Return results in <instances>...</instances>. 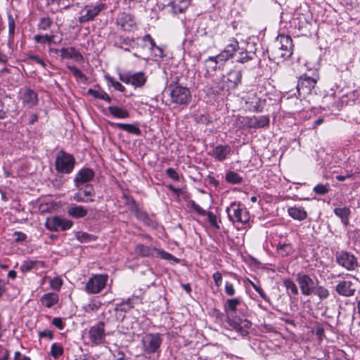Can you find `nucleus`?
<instances>
[{
    "label": "nucleus",
    "mask_w": 360,
    "mask_h": 360,
    "mask_svg": "<svg viewBox=\"0 0 360 360\" xmlns=\"http://www.w3.org/2000/svg\"><path fill=\"white\" fill-rule=\"evenodd\" d=\"M241 300L238 297L228 299L224 304V309L227 315L226 323L229 326L242 336L249 333L252 323L246 319L237 318L238 312L241 311Z\"/></svg>",
    "instance_id": "f257e3e1"
},
{
    "label": "nucleus",
    "mask_w": 360,
    "mask_h": 360,
    "mask_svg": "<svg viewBox=\"0 0 360 360\" xmlns=\"http://www.w3.org/2000/svg\"><path fill=\"white\" fill-rule=\"evenodd\" d=\"M171 101L180 105H187L191 101V94L188 88L176 84L168 86Z\"/></svg>",
    "instance_id": "f03ea898"
},
{
    "label": "nucleus",
    "mask_w": 360,
    "mask_h": 360,
    "mask_svg": "<svg viewBox=\"0 0 360 360\" xmlns=\"http://www.w3.org/2000/svg\"><path fill=\"white\" fill-rule=\"evenodd\" d=\"M76 160L75 157L64 150H60L55 160V168L59 173L70 174L75 166Z\"/></svg>",
    "instance_id": "7ed1b4c3"
},
{
    "label": "nucleus",
    "mask_w": 360,
    "mask_h": 360,
    "mask_svg": "<svg viewBox=\"0 0 360 360\" xmlns=\"http://www.w3.org/2000/svg\"><path fill=\"white\" fill-rule=\"evenodd\" d=\"M141 343L144 353L151 355L160 352L162 338L160 333H147L142 338Z\"/></svg>",
    "instance_id": "20e7f679"
},
{
    "label": "nucleus",
    "mask_w": 360,
    "mask_h": 360,
    "mask_svg": "<svg viewBox=\"0 0 360 360\" xmlns=\"http://www.w3.org/2000/svg\"><path fill=\"white\" fill-rule=\"evenodd\" d=\"M226 212L229 220L233 223L245 224L250 221L248 211L236 202H232L230 206L226 208Z\"/></svg>",
    "instance_id": "39448f33"
},
{
    "label": "nucleus",
    "mask_w": 360,
    "mask_h": 360,
    "mask_svg": "<svg viewBox=\"0 0 360 360\" xmlns=\"http://www.w3.org/2000/svg\"><path fill=\"white\" fill-rule=\"evenodd\" d=\"M242 72L238 70H231L227 75L223 76L217 87L220 91H229L236 89L241 82Z\"/></svg>",
    "instance_id": "423d86ee"
},
{
    "label": "nucleus",
    "mask_w": 360,
    "mask_h": 360,
    "mask_svg": "<svg viewBox=\"0 0 360 360\" xmlns=\"http://www.w3.org/2000/svg\"><path fill=\"white\" fill-rule=\"evenodd\" d=\"M72 226L73 222L71 220L60 216L47 217L45 222L46 228L51 231H67L70 229Z\"/></svg>",
    "instance_id": "0eeeda50"
},
{
    "label": "nucleus",
    "mask_w": 360,
    "mask_h": 360,
    "mask_svg": "<svg viewBox=\"0 0 360 360\" xmlns=\"http://www.w3.org/2000/svg\"><path fill=\"white\" fill-rule=\"evenodd\" d=\"M108 276L96 274L91 277L85 285L86 291L89 294L99 293L106 285Z\"/></svg>",
    "instance_id": "6e6552de"
},
{
    "label": "nucleus",
    "mask_w": 360,
    "mask_h": 360,
    "mask_svg": "<svg viewBox=\"0 0 360 360\" xmlns=\"http://www.w3.org/2000/svg\"><path fill=\"white\" fill-rule=\"evenodd\" d=\"M77 191L74 193L72 198L78 202L89 203L94 200L96 193L92 184L75 186Z\"/></svg>",
    "instance_id": "1a4fd4ad"
},
{
    "label": "nucleus",
    "mask_w": 360,
    "mask_h": 360,
    "mask_svg": "<svg viewBox=\"0 0 360 360\" xmlns=\"http://www.w3.org/2000/svg\"><path fill=\"white\" fill-rule=\"evenodd\" d=\"M316 79L308 76L307 74L301 75L298 78L297 91L300 96H305L311 93L316 84Z\"/></svg>",
    "instance_id": "9d476101"
},
{
    "label": "nucleus",
    "mask_w": 360,
    "mask_h": 360,
    "mask_svg": "<svg viewBox=\"0 0 360 360\" xmlns=\"http://www.w3.org/2000/svg\"><path fill=\"white\" fill-rule=\"evenodd\" d=\"M296 280L303 295L309 296L313 295L317 281H314L309 275L302 273L297 274Z\"/></svg>",
    "instance_id": "9b49d317"
},
{
    "label": "nucleus",
    "mask_w": 360,
    "mask_h": 360,
    "mask_svg": "<svg viewBox=\"0 0 360 360\" xmlns=\"http://www.w3.org/2000/svg\"><path fill=\"white\" fill-rule=\"evenodd\" d=\"M240 50L238 41L237 39L232 38L229 40V43L226 44L225 48L217 55V58L221 61L222 63H225L230 58H233L236 56L238 51Z\"/></svg>",
    "instance_id": "f8f14e48"
},
{
    "label": "nucleus",
    "mask_w": 360,
    "mask_h": 360,
    "mask_svg": "<svg viewBox=\"0 0 360 360\" xmlns=\"http://www.w3.org/2000/svg\"><path fill=\"white\" fill-rule=\"evenodd\" d=\"M120 79L126 84H131L135 87L143 86L146 82V77L143 72L136 73H125L120 75Z\"/></svg>",
    "instance_id": "ddd939ff"
},
{
    "label": "nucleus",
    "mask_w": 360,
    "mask_h": 360,
    "mask_svg": "<svg viewBox=\"0 0 360 360\" xmlns=\"http://www.w3.org/2000/svg\"><path fill=\"white\" fill-rule=\"evenodd\" d=\"M269 117L267 115L245 117L243 118L244 127L248 128H263L269 124Z\"/></svg>",
    "instance_id": "4468645a"
},
{
    "label": "nucleus",
    "mask_w": 360,
    "mask_h": 360,
    "mask_svg": "<svg viewBox=\"0 0 360 360\" xmlns=\"http://www.w3.org/2000/svg\"><path fill=\"white\" fill-rule=\"evenodd\" d=\"M94 172L92 169L84 167L82 168L74 178L75 186H84L90 184L89 182L94 178Z\"/></svg>",
    "instance_id": "2eb2a0df"
},
{
    "label": "nucleus",
    "mask_w": 360,
    "mask_h": 360,
    "mask_svg": "<svg viewBox=\"0 0 360 360\" xmlns=\"http://www.w3.org/2000/svg\"><path fill=\"white\" fill-rule=\"evenodd\" d=\"M224 63L215 56H210L204 61L206 77H213L217 70L223 69Z\"/></svg>",
    "instance_id": "dca6fc26"
},
{
    "label": "nucleus",
    "mask_w": 360,
    "mask_h": 360,
    "mask_svg": "<svg viewBox=\"0 0 360 360\" xmlns=\"http://www.w3.org/2000/svg\"><path fill=\"white\" fill-rule=\"evenodd\" d=\"M90 340L95 345H100L103 342L105 339L104 323L98 322L96 325L92 326L89 332Z\"/></svg>",
    "instance_id": "f3484780"
},
{
    "label": "nucleus",
    "mask_w": 360,
    "mask_h": 360,
    "mask_svg": "<svg viewBox=\"0 0 360 360\" xmlns=\"http://www.w3.org/2000/svg\"><path fill=\"white\" fill-rule=\"evenodd\" d=\"M279 48L284 51L285 57H290L292 54V39L289 35L279 34L274 41Z\"/></svg>",
    "instance_id": "a211bd4d"
},
{
    "label": "nucleus",
    "mask_w": 360,
    "mask_h": 360,
    "mask_svg": "<svg viewBox=\"0 0 360 360\" xmlns=\"http://www.w3.org/2000/svg\"><path fill=\"white\" fill-rule=\"evenodd\" d=\"M116 23L120 26L124 31H131L136 26V22L134 17L127 13L120 14L117 18Z\"/></svg>",
    "instance_id": "6ab92c4d"
},
{
    "label": "nucleus",
    "mask_w": 360,
    "mask_h": 360,
    "mask_svg": "<svg viewBox=\"0 0 360 360\" xmlns=\"http://www.w3.org/2000/svg\"><path fill=\"white\" fill-rule=\"evenodd\" d=\"M338 263L347 269H353L357 264L356 259L353 255L343 252L337 255Z\"/></svg>",
    "instance_id": "aec40b11"
},
{
    "label": "nucleus",
    "mask_w": 360,
    "mask_h": 360,
    "mask_svg": "<svg viewBox=\"0 0 360 360\" xmlns=\"http://www.w3.org/2000/svg\"><path fill=\"white\" fill-rule=\"evenodd\" d=\"M267 53L270 60L277 63L289 58L285 57L284 51L279 48L278 45L275 41L268 48Z\"/></svg>",
    "instance_id": "412c9836"
},
{
    "label": "nucleus",
    "mask_w": 360,
    "mask_h": 360,
    "mask_svg": "<svg viewBox=\"0 0 360 360\" xmlns=\"http://www.w3.org/2000/svg\"><path fill=\"white\" fill-rule=\"evenodd\" d=\"M105 8V5L103 4H99L94 6L90 7L86 10L84 15H81L79 18V22L84 23L93 20L101 11Z\"/></svg>",
    "instance_id": "4be33fe9"
},
{
    "label": "nucleus",
    "mask_w": 360,
    "mask_h": 360,
    "mask_svg": "<svg viewBox=\"0 0 360 360\" xmlns=\"http://www.w3.org/2000/svg\"><path fill=\"white\" fill-rule=\"evenodd\" d=\"M335 290L339 295L348 297L354 295L356 288L352 282L343 281L336 285Z\"/></svg>",
    "instance_id": "5701e85b"
},
{
    "label": "nucleus",
    "mask_w": 360,
    "mask_h": 360,
    "mask_svg": "<svg viewBox=\"0 0 360 360\" xmlns=\"http://www.w3.org/2000/svg\"><path fill=\"white\" fill-rule=\"evenodd\" d=\"M62 59H74L77 62H82L84 57L82 53L75 47L62 48L60 49Z\"/></svg>",
    "instance_id": "b1692460"
},
{
    "label": "nucleus",
    "mask_w": 360,
    "mask_h": 360,
    "mask_svg": "<svg viewBox=\"0 0 360 360\" xmlns=\"http://www.w3.org/2000/svg\"><path fill=\"white\" fill-rule=\"evenodd\" d=\"M67 214L72 218L81 219L87 215L88 210L84 206L70 204L67 207Z\"/></svg>",
    "instance_id": "393cba45"
},
{
    "label": "nucleus",
    "mask_w": 360,
    "mask_h": 360,
    "mask_svg": "<svg viewBox=\"0 0 360 360\" xmlns=\"http://www.w3.org/2000/svg\"><path fill=\"white\" fill-rule=\"evenodd\" d=\"M230 153L231 147L229 145H219L213 149L210 154L215 160L222 162Z\"/></svg>",
    "instance_id": "a878e982"
},
{
    "label": "nucleus",
    "mask_w": 360,
    "mask_h": 360,
    "mask_svg": "<svg viewBox=\"0 0 360 360\" xmlns=\"http://www.w3.org/2000/svg\"><path fill=\"white\" fill-rule=\"evenodd\" d=\"M133 41V38L124 37L122 35H114V46L123 49V50L125 51L129 52L131 49L134 48V46L131 44Z\"/></svg>",
    "instance_id": "bb28decb"
},
{
    "label": "nucleus",
    "mask_w": 360,
    "mask_h": 360,
    "mask_svg": "<svg viewBox=\"0 0 360 360\" xmlns=\"http://www.w3.org/2000/svg\"><path fill=\"white\" fill-rule=\"evenodd\" d=\"M22 100L25 105L32 108L38 103L37 94L32 89H27L22 96Z\"/></svg>",
    "instance_id": "cd10ccee"
},
{
    "label": "nucleus",
    "mask_w": 360,
    "mask_h": 360,
    "mask_svg": "<svg viewBox=\"0 0 360 360\" xmlns=\"http://www.w3.org/2000/svg\"><path fill=\"white\" fill-rule=\"evenodd\" d=\"M134 252L136 255L141 257H154L155 252H156V248L147 246L143 244H137L134 248Z\"/></svg>",
    "instance_id": "c85d7f7f"
},
{
    "label": "nucleus",
    "mask_w": 360,
    "mask_h": 360,
    "mask_svg": "<svg viewBox=\"0 0 360 360\" xmlns=\"http://www.w3.org/2000/svg\"><path fill=\"white\" fill-rule=\"evenodd\" d=\"M288 214L294 219L302 221L307 217V213L302 207H290L288 209Z\"/></svg>",
    "instance_id": "c756f323"
},
{
    "label": "nucleus",
    "mask_w": 360,
    "mask_h": 360,
    "mask_svg": "<svg viewBox=\"0 0 360 360\" xmlns=\"http://www.w3.org/2000/svg\"><path fill=\"white\" fill-rule=\"evenodd\" d=\"M59 297L55 292H48L41 297V303L47 308H51L58 302Z\"/></svg>",
    "instance_id": "7c9ffc66"
},
{
    "label": "nucleus",
    "mask_w": 360,
    "mask_h": 360,
    "mask_svg": "<svg viewBox=\"0 0 360 360\" xmlns=\"http://www.w3.org/2000/svg\"><path fill=\"white\" fill-rule=\"evenodd\" d=\"M112 125L136 136L141 135V129L136 124L115 123Z\"/></svg>",
    "instance_id": "2f4dec72"
},
{
    "label": "nucleus",
    "mask_w": 360,
    "mask_h": 360,
    "mask_svg": "<svg viewBox=\"0 0 360 360\" xmlns=\"http://www.w3.org/2000/svg\"><path fill=\"white\" fill-rule=\"evenodd\" d=\"M110 113L115 117L125 119L129 117V112L127 110L118 106L111 105L108 108Z\"/></svg>",
    "instance_id": "473e14b6"
},
{
    "label": "nucleus",
    "mask_w": 360,
    "mask_h": 360,
    "mask_svg": "<svg viewBox=\"0 0 360 360\" xmlns=\"http://www.w3.org/2000/svg\"><path fill=\"white\" fill-rule=\"evenodd\" d=\"M313 294L317 296L321 300H326L330 296L328 289L323 285H320L319 281H317Z\"/></svg>",
    "instance_id": "72a5a7b5"
},
{
    "label": "nucleus",
    "mask_w": 360,
    "mask_h": 360,
    "mask_svg": "<svg viewBox=\"0 0 360 360\" xmlns=\"http://www.w3.org/2000/svg\"><path fill=\"white\" fill-rule=\"evenodd\" d=\"M171 4L174 13H181L187 8L188 1L187 0H174Z\"/></svg>",
    "instance_id": "f704fd0d"
},
{
    "label": "nucleus",
    "mask_w": 360,
    "mask_h": 360,
    "mask_svg": "<svg viewBox=\"0 0 360 360\" xmlns=\"http://www.w3.org/2000/svg\"><path fill=\"white\" fill-rule=\"evenodd\" d=\"M239 56L236 58V62L240 63H245L251 60H252L255 56L256 54L255 52H248V51H242V49L239 51H238Z\"/></svg>",
    "instance_id": "c9c22d12"
},
{
    "label": "nucleus",
    "mask_w": 360,
    "mask_h": 360,
    "mask_svg": "<svg viewBox=\"0 0 360 360\" xmlns=\"http://www.w3.org/2000/svg\"><path fill=\"white\" fill-rule=\"evenodd\" d=\"M88 94L94 96L96 98H99L103 101H107L108 103L111 102V98L109 95L102 90H95L92 89H89L87 91Z\"/></svg>",
    "instance_id": "e433bc0d"
},
{
    "label": "nucleus",
    "mask_w": 360,
    "mask_h": 360,
    "mask_svg": "<svg viewBox=\"0 0 360 360\" xmlns=\"http://www.w3.org/2000/svg\"><path fill=\"white\" fill-rule=\"evenodd\" d=\"M225 179L228 183L233 184H239L243 181V177L233 171H229L226 174Z\"/></svg>",
    "instance_id": "4c0bfd02"
},
{
    "label": "nucleus",
    "mask_w": 360,
    "mask_h": 360,
    "mask_svg": "<svg viewBox=\"0 0 360 360\" xmlns=\"http://www.w3.org/2000/svg\"><path fill=\"white\" fill-rule=\"evenodd\" d=\"M266 100L265 99H256L255 102L251 101L250 103V109L253 112H260L264 108Z\"/></svg>",
    "instance_id": "58836bf2"
},
{
    "label": "nucleus",
    "mask_w": 360,
    "mask_h": 360,
    "mask_svg": "<svg viewBox=\"0 0 360 360\" xmlns=\"http://www.w3.org/2000/svg\"><path fill=\"white\" fill-rule=\"evenodd\" d=\"M131 212L134 213V214L139 220L142 221L146 224H149L150 219L149 218L148 214L142 209H141L139 206L136 207L134 210H133Z\"/></svg>",
    "instance_id": "ea45409f"
},
{
    "label": "nucleus",
    "mask_w": 360,
    "mask_h": 360,
    "mask_svg": "<svg viewBox=\"0 0 360 360\" xmlns=\"http://www.w3.org/2000/svg\"><path fill=\"white\" fill-rule=\"evenodd\" d=\"M68 69L72 72L77 80L86 82L87 78L86 75L77 67L72 65H67Z\"/></svg>",
    "instance_id": "a19ab883"
},
{
    "label": "nucleus",
    "mask_w": 360,
    "mask_h": 360,
    "mask_svg": "<svg viewBox=\"0 0 360 360\" xmlns=\"http://www.w3.org/2000/svg\"><path fill=\"white\" fill-rule=\"evenodd\" d=\"M277 249L283 257H286L293 252V248L290 243H279Z\"/></svg>",
    "instance_id": "79ce46f5"
},
{
    "label": "nucleus",
    "mask_w": 360,
    "mask_h": 360,
    "mask_svg": "<svg viewBox=\"0 0 360 360\" xmlns=\"http://www.w3.org/2000/svg\"><path fill=\"white\" fill-rule=\"evenodd\" d=\"M63 354V347L58 344L53 343L51 345L50 354L55 359H58L59 356H62Z\"/></svg>",
    "instance_id": "37998d69"
},
{
    "label": "nucleus",
    "mask_w": 360,
    "mask_h": 360,
    "mask_svg": "<svg viewBox=\"0 0 360 360\" xmlns=\"http://www.w3.org/2000/svg\"><path fill=\"white\" fill-rule=\"evenodd\" d=\"M133 307L134 306H133V304L131 302V299H128L125 302H122L121 303L117 304L115 307V310L116 311L127 312V311H129V309L133 308Z\"/></svg>",
    "instance_id": "c03bdc74"
},
{
    "label": "nucleus",
    "mask_w": 360,
    "mask_h": 360,
    "mask_svg": "<svg viewBox=\"0 0 360 360\" xmlns=\"http://www.w3.org/2000/svg\"><path fill=\"white\" fill-rule=\"evenodd\" d=\"M335 214L339 217L342 221L346 223L349 210L347 207H337L334 210Z\"/></svg>",
    "instance_id": "a18cd8bd"
},
{
    "label": "nucleus",
    "mask_w": 360,
    "mask_h": 360,
    "mask_svg": "<svg viewBox=\"0 0 360 360\" xmlns=\"http://www.w3.org/2000/svg\"><path fill=\"white\" fill-rule=\"evenodd\" d=\"M54 35H40L37 34L34 37V40L36 43L45 44L46 43L50 44L53 41Z\"/></svg>",
    "instance_id": "49530a36"
},
{
    "label": "nucleus",
    "mask_w": 360,
    "mask_h": 360,
    "mask_svg": "<svg viewBox=\"0 0 360 360\" xmlns=\"http://www.w3.org/2000/svg\"><path fill=\"white\" fill-rule=\"evenodd\" d=\"M105 77L108 81V84L113 86L115 90L119 91L120 92L124 91V86L120 82L116 81L112 77L106 75Z\"/></svg>",
    "instance_id": "de8ad7c7"
},
{
    "label": "nucleus",
    "mask_w": 360,
    "mask_h": 360,
    "mask_svg": "<svg viewBox=\"0 0 360 360\" xmlns=\"http://www.w3.org/2000/svg\"><path fill=\"white\" fill-rule=\"evenodd\" d=\"M283 283L287 290L290 291L292 295H298V288L292 280L290 278L285 279Z\"/></svg>",
    "instance_id": "09e8293b"
},
{
    "label": "nucleus",
    "mask_w": 360,
    "mask_h": 360,
    "mask_svg": "<svg viewBox=\"0 0 360 360\" xmlns=\"http://www.w3.org/2000/svg\"><path fill=\"white\" fill-rule=\"evenodd\" d=\"M330 186L328 184H319L313 188V191L318 195H325L329 191Z\"/></svg>",
    "instance_id": "8fccbe9b"
},
{
    "label": "nucleus",
    "mask_w": 360,
    "mask_h": 360,
    "mask_svg": "<svg viewBox=\"0 0 360 360\" xmlns=\"http://www.w3.org/2000/svg\"><path fill=\"white\" fill-rule=\"evenodd\" d=\"M37 261H32V260L24 261L23 263L20 266V270L22 272L30 271L34 268V266L37 265Z\"/></svg>",
    "instance_id": "3c124183"
},
{
    "label": "nucleus",
    "mask_w": 360,
    "mask_h": 360,
    "mask_svg": "<svg viewBox=\"0 0 360 360\" xmlns=\"http://www.w3.org/2000/svg\"><path fill=\"white\" fill-rule=\"evenodd\" d=\"M123 198L125 200L124 201L125 205L129 207V208L131 210V212H132L136 207H139V205L137 204L136 200L132 197H130V196L127 195H123Z\"/></svg>",
    "instance_id": "603ef678"
},
{
    "label": "nucleus",
    "mask_w": 360,
    "mask_h": 360,
    "mask_svg": "<svg viewBox=\"0 0 360 360\" xmlns=\"http://www.w3.org/2000/svg\"><path fill=\"white\" fill-rule=\"evenodd\" d=\"M143 41L149 42V44L150 45V49L151 50H154V49L158 50L160 51L159 56H162V49L158 46L156 45L155 41L153 40V39L149 34H147L143 36Z\"/></svg>",
    "instance_id": "864d4df0"
},
{
    "label": "nucleus",
    "mask_w": 360,
    "mask_h": 360,
    "mask_svg": "<svg viewBox=\"0 0 360 360\" xmlns=\"http://www.w3.org/2000/svg\"><path fill=\"white\" fill-rule=\"evenodd\" d=\"M50 287L54 290H59L63 285V281L58 276L51 278L49 281Z\"/></svg>",
    "instance_id": "5fc2aeb1"
},
{
    "label": "nucleus",
    "mask_w": 360,
    "mask_h": 360,
    "mask_svg": "<svg viewBox=\"0 0 360 360\" xmlns=\"http://www.w3.org/2000/svg\"><path fill=\"white\" fill-rule=\"evenodd\" d=\"M52 24V20L49 18H42L38 24V28L42 30H46Z\"/></svg>",
    "instance_id": "6e6d98bb"
},
{
    "label": "nucleus",
    "mask_w": 360,
    "mask_h": 360,
    "mask_svg": "<svg viewBox=\"0 0 360 360\" xmlns=\"http://www.w3.org/2000/svg\"><path fill=\"white\" fill-rule=\"evenodd\" d=\"M101 306V302L98 300H91L86 307V311H97Z\"/></svg>",
    "instance_id": "4d7b16f0"
},
{
    "label": "nucleus",
    "mask_w": 360,
    "mask_h": 360,
    "mask_svg": "<svg viewBox=\"0 0 360 360\" xmlns=\"http://www.w3.org/2000/svg\"><path fill=\"white\" fill-rule=\"evenodd\" d=\"M250 284L251 285V286L259 294V295L266 301V302H270V298L265 294V292H264V290H262V288L256 285L254 282L250 281Z\"/></svg>",
    "instance_id": "13d9d810"
},
{
    "label": "nucleus",
    "mask_w": 360,
    "mask_h": 360,
    "mask_svg": "<svg viewBox=\"0 0 360 360\" xmlns=\"http://www.w3.org/2000/svg\"><path fill=\"white\" fill-rule=\"evenodd\" d=\"M156 252H155L154 257H160L164 259L170 260L174 257L172 254L162 250H159L156 248Z\"/></svg>",
    "instance_id": "bf43d9fd"
},
{
    "label": "nucleus",
    "mask_w": 360,
    "mask_h": 360,
    "mask_svg": "<svg viewBox=\"0 0 360 360\" xmlns=\"http://www.w3.org/2000/svg\"><path fill=\"white\" fill-rule=\"evenodd\" d=\"M188 205L200 215L205 216L207 213L199 205L195 203L194 200H190Z\"/></svg>",
    "instance_id": "052dcab7"
},
{
    "label": "nucleus",
    "mask_w": 360,
    "mask_h": 360,
    "mask_svg": "<svg viewBox=\"0 0 360 360\" xmlns=\"http://www.w3.org/2000/svg\"><path fill=\"white\" fill-rule=\"evenodd\" d=\"M77 239L79 240L80 242H87L91 240L93 236L85 233V232H78L76 235Z\"/></svg>",
    "instance_id": "680f3d73"
},
{
    "label": "nucleus",
    "mask_w": 360,
    "mask_h": 360,
    "mask_svg": "<svg viewBox=\"0 0 360 360\" xmlns=\"http://www.w3.org/2000/svg\"><path fill=\"white\" fill-rule=\"evenodd\" d=\"M15 32V21L13 17L9 15H8V34L9 39L13 38Z\"/></svg>",
    "instance_id": "e2e57ef3"
},
{
    "label": "nucleus",
    "mask_w": 360,
    "mask_h": 360,
    "mask_svg": "<svg viewBox=\"0 0 360 360\" xmlns=\"http://www.w3.org/2000/svg\"><path fill=\"white\" fill-rule=\"evenodd\" d=\"M51 323L59 330H63L65 327V323L63 321V319L59 317L53 318Z\"/></svg>",
    "instance_id": "0e129e2a"
},
{
    "label": "nucleus",
    "mask_w": 360,
    "mask_h": 360,
    "mask_svg": "<svg viewBox=\"0 0 360 360\" xmlns=\"http://www.w3.org/2000/svg\"><path fill=\"white\" fill-rule=\"evenodd\" d=\"M167 175L174 181L179 180V176L177 172L173 168H167L166 169Z\"/></svg>",
    "instance_id": "69168bd1"
},
{
    "label": "nucleus",
    "mask_w": 360,
    "mask_h": 360,
    "mask_svg": "<svg viewBox=\"0 0 360 360\" xmlns=\"http://www.w3.org/2000/svg\"><path fill=\"white\" fill-rule=\"evenodd\" d=\"M225 292L229 296H233L235 294V289L232 283L226 282Z\"/></svg>",
    "instance_id": "338daca9"
},
{
    "label": "nucleus",
    "mask_w": 360,
    "mask_h": 360,
    "mask_svg": "<svg viewBox=\"0 0 360 360\" xmlns=\"http://www.w3.org/2000/svg\"><path fill=\"white\" fill-rule=\"evenodd\" d=\"M39 336L40 338H47L49 340H52L53 338V333L51 330L46 329L43 331H40L39 333Z\"/></svg>",
    "instance_id": "774afa93"
}]
</instances>
